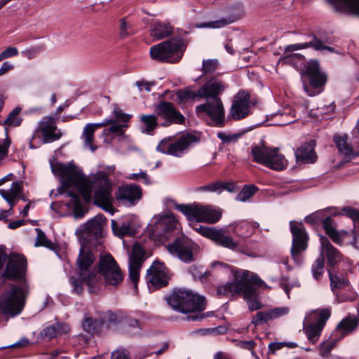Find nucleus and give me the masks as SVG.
<instances>
[{
    "mask_svg": "<svg viewBox=\"0 0 359 359\" xmlns=\"http://www.w3.org/2000/svg\"><path fill=\"white\" fill-rule=\"evenodd\" d=\"M142 195L141 187L131 184L119 187L116 193V198L118 201H121L135 205L141 199Z\"/></svg>",
    "mask_w": 359,
    "mask_h": 359,
    "instance_id": "nucleus-23",
    "label": "nucleus"
},
{
    "mask_svg": "<svg viewBox=\"0 0 359 359\" xmlns=\"http://www.w3.org/2000/svg\"><path fill=\"white\" fill-rule=\"evenodd\" d=\"M120 322V318L117 314L108 311L100 312L97 317L93 318L85 315L82 320L83 330L90 337L100 335L104 329H110L111 327L117 325Z\"/></svg>",
    "mask_w": 359,
    "mask_h": 359,
    "instance_id": "nucleus-10",
    "label": "nucleus"
},
{
    "mask_svg": "<svg viewBox=\"0 0 359 359\" xmlns=\"http://www.w3.org/2000/svg\"><path fill=\"white\" fill-rule=\"evenodd\" d=\"M327 212V209L317 210L313 213L305 217L304 221L306 223L311 225L312 226H316L319 224H323L324 222V218H326L328 215Z\"/></svg>",
    "mask_w": 359,
    "mask_h": 359,
    "instance_id": "nucleus-45",
    "label": "nucleus"
},
{
    "mask_svg": "<svg viewBox=\"0 0 359 359\" xmlns=\"http://www.w3.org/2000/svg\"><path fill=\"white\" fill-rule=\"evenodd\" d=\"M72 185L77 188L84 198L90 196L91 189L93 188L95 205L113 214L112 183L106 173L98 174L92 181L83 175L80 181Z\"/></svg>",
    "mask_w": 359,
    "mask_h": 359,
    "instance_id": "nucleus-2",
    "label": "nucleus"
},
{
    "mask_svg": "<svg viewBox=\"0 0 359 359\" xmlns=\"http://www.w3.org/2000/svg\"><path fill=\"white\" fill-rule=\"evenodd\" d=\"M102 276L104 287L116 289L123 282L124 275L118 266Z\"/></svg>",
    "mask_w": 359,
    "mask_h": 359,
    "instance_id": "nucleus-30",
    "label": "nucleus"
},
{
    "mask_svg": "<svg viewBox=\"0 0 359 359\" xmlns=\"http://www.w3.org/2000/svg\"><path fill=\"white\" fill-rule=\"evenodd\" d=\"M27 291L23 287L12 285L0 297V314L13 318L23 310Z\"/></svg>",
    "mask_w": 359,
    "mask_h": 359,
    "instance_id": "nucleus-6",
    "label": "nucleus"
},
{
    "mask_svg": "<svg viewBox=\"0 0 359 359\" xmlns=\"http://www.w3.org/2000/svg\"><path fill=\"white\" fill-rule=\"evenodd\" d=\"M222 217V212L209 206L202 205L200 222L215 224Z\"/></svg>",
    "mask_w": 359,
    "mask_h": 359,
    "instance_id": "nucleus-37",
    "label": "nucleus"
},
{
    "mask_svg": "<svg viewBox=\"0 0 359 359\" xmlns=\"http://www.w3.org/2000/svg\"><path fill=\"white\" fill-rule=\"evenodd\" d=\"M41 337L43 340L49 341L55 337H57L55 325H50L43 328L41 331Z\"/></svg>",
    "mask_w": 359,
    "mask_h": 359,
    "instance_id": "nucleus-55",
    "label": "nucleus"
},
{
    "mask_svg": "<svg viewBox=\"0 0 359 359\" xmlns=\"http://www.w3.org/2000/svg\"><path fill=\"white\" fill-rule=\"evenodd\" d=\"M37 128L42 133L47 132L51 129H57L55 126L54 119L51 116H45L39 122Z\"/></svg>",
    "mask_w": 359,
    "mask_h": 359,
    "instance_id": "nucleus-52",
    "label": "nucleus"
},
{
    "mask_svg": "<svg viewBox=\"0 0 359 359\" xmlns=\"http://www.w3.org/2000/svg\"><path fill=\"white\" fill-rule=\"evenodd\" d=\"M336 299L339 303L344 302H353L356 299V294L353 291H348L345 293L335 292Z\"/></svg>",
    "mask_w": 359,
    "mask_h": 359,
    "instance_id": "nucleus-60",
    "label": "nucleus"
},
{
    "mask_svg": "<svg viewBox=\"0 0 359 359\" xmlns=\"http://www.w3.org/2000/svg\"><path fill=\"white\" fill-rule=\"evenodd\" d=\"M154 109L157 117L163 120L160 123L162 127L166 128L172 124L184 125L185 123V116L171 102L161 100L154 104Z\"/></svg>",
    "mask_w": 359,
    "mask_h": 359,
    "instance_id": "nucleus-13",
    "label": "nucleus"
},
{
    "mask_svg": "<svg viewBox=\"0 0 359 359\" xmlns=\"http://www.w3.org/2000/svg\"><path fill=\"white\" fill-rule=\"evenodd\" d=\"M111 359H132L128 350L118 348L111 354Z\"/></svg>",
    "mask_w": 359,
    "mask_h": 359,
    "instance_id": "nucleus-64",
    "label": "nucleus"
},
{
    "mask_svg": "<svg viewBox=\"0 0 359 359\" xmlns=\"http://www.w3.org/2000/svg\"><path fill=\"white\" fill-rule=\"evenodd\" d=\"M250 95L243 90L239 91L232 102L230 114L234 120H241L250 114Z\"/></svg>",
    "mask_w": 359,
    "mask_h": 359,
    "instance_id": "nucleus-21",
    "label": "nucleus"
},
{
    "mask_svg": "<svg viewBox=\"0 0 359 359\" xmlns=\"http://www.w3.org/2000/svg\"><path fill=\"white\" fill-rule=\"evenodd\" d=\"M311 37L313 39V48L314 50H327L332 53L334 51V48L323 44V42L320 39H319L315 34H312Z\"/></svg>",
    "mask_w": 359,
    "mask_h": 359,
    "instance_id": "nucleus-59",
    "label": "nucleus"
},
{
    "mask_svg": "<svg viewBox=\"0 0 359 359\" xmlns=\"http://www.w3.org/2000/svg\"><path fill=\"white\" fill-rule=\"evenodd\" d=\"M235 21V19L232 18H222L219 20L208 22H202L198 23L195 25H190L189 28H221L225 27Z\"/></svg>",
    "mask_w": 359,
    "mask_h": 359,
    "instance_id": "nucleus-42",
    "label": "nucleus"
},
{
    "mask_svg": "<svg viewBox=\"0 0 359 359\" xmlns=\"http://www.w3.org/2000/svg\"><path fill=\"white\" fill-rule=\"evenodd\" d=\"M336 344H337L336 340H332L331 341H323L320 345V348H319L320 354L323 356L328 355L330 352L331 351V350L336 346Z\"/></svg>",
    "mask_w": 359,
    "mask_h": 359,
    "instance_id": "nucleus-63",
    "label": "nucleus"
},
{
    "mask_svg": "<svg viewBox=\"0 0 359 359\" xmlns=\"http://www.w3.org/2000/svg\"><path fill=\"white\" fill-rule=\"evenodd\" d=\"M251 154L253 161L270 169L280 171L287 167V161L279 153L278 148H269L264 144H254L251 148Z\"/></svg>",
    "mask_w": 359,
    "mask_h": 359,
    "instance_id": "nucleus-8",
    "label": "nucleus"
},
{
    "mask_svg": "<svg viewBox=\"0 0 359 359\" xmlns=\"http://www.w3.org/2000/svg\"><path fill=\"white\" fill-rule=\"evenodd\" d=\"M199 141V136L191 133H186L177 139L169 136L159 142L156 150L162 154L180 157L192 144Z\"/></svg>",
    "mask_w": 359,
    "mask_h": 359,
    "instance_id": "nucleus-9",
    "label": "nucleus"
},
{
    "mask_svg": "<svg viewBox=\"0 0 359 359\" xmlns=\"http://www.w3.org/2000/svg\"><path fill=\"white\" fill-rule=\"evenodd\" d=\"M316 144V140H311L297 148L294 152L297 161L304 163H315L318 157L315 151Z\"/></svg>",
    "mask_w": 359,
    "mask_h": 359,
    "instance_id": "nucleus-24",
    "label": "nucleus"
},
{
    "mask_svg": "<svg viewBox=\"0 0 359 359\" xmlns=\"http://www.w3.org/2000/svg\"><path fill=\"white\" fill-rule=\"evenodd\" d=\"M118 29L119 36L121 39H126L135 33L132 24L128 21L126 18L120 19Z\"/></svg>",
    "mask_w": 359,
    "mask_h": 359,
    "instance_id": "nucleus-48",
    "label": "nucleus"
},
{
    "mask_svg": "<svg viewBox=\"0 0 359 359\" xmlns=\"http://www.w3.org/2000/svg\"><path fill=\"white\" fill-rule=\"evenodd\" d=\"M325 233L337 245H342L343 238L339 231L337 230V223L331 215H327L324 218V222L322 224Z\"/></svg>",
    "mask_w": 359,
    "mask_h": 359,
    "instance_id": "nucleus-29",
    "label": "nucleus"
},
{
    "mask_svg": "<svg viewBox=\"0 0 359 359\" xmlns=\"http://www.w3.org/2000/svg\"><path fill=\"white\" fill-rule=\"evenodd\" d=\"M325 257L323 252H320L311 266V273L316 280H320L324 273Z\"/></svg>",
    "mask_w": 359,
    "mask_h": 359,
    "instance_id": "nucleus-44",
    "label": "nucleus"
},
{
    "mask_svg": "<svg viewBox=\"0 0 359 359\" xmlns=\"http://www.w3.org/2000/svg\"><path fill=\"white\" fill-rule=\"evenodd\" d=\"M198 223L199 222H197L196 224H195L194 229L197 232L201 233L202 236H205L209 238H212L215 229H214L212 228L203 226L199 224Z\"/></svg>",
    "mask_w": 359,
    "mask_h": 359,
    "instance_id": "nucleus-62",
    "label": "nucleus"
},
{
    "mask_svg": "<svg viewBox=\"0 0 359 359\" xmlns=\"http://www.w3.org/2000/svg\"><path fill=\"white\" fill-rule=\"evenodd\" d=\"M72 185L77 188L84 198L90 196L91 189L93 188L95 205L113 214L112 183L106 173L98 174L92 181L83 175L80 181Z\"/></svg>",
    "mask_w": 359,
    "mask_h": 359,
    "instance_id": "nucleus-1",
    "label": "nucleus"
},
{
    "mask_svg": "<svg viewBox=\"0 0 359 359\" xmlns=\"http://www.w3.org/2000/svg\"><path fill=\"white\" fill-rule=\"evenodd\" d=\"M69 282L72 286V292L77 294H81L83 292V287L82 283H84L81 278H76L74 276H71L69 279Z\"/></svg>",
    "mask_w": 359,
    "mask_h": 359,
    "instance_id": "nucleus-57",
    "label": "nucleus"
},
{
    "mask_svg": "<svg viewBox=\"0 0 359 359\" xmlns=\"http://www.w3.org/2000/svg\"><path fill=\"white\" fill-rule=\"evenodd\" d=\"M27 269L26 257L12 252L2 273V277L9 280H25Z\"/></svg>",
    "mask_w": 359,
    "mask_h": 359,
    "instance_id": "nucleus-15",
    "label": "nucleus"
},
{
    "mask_svg": "<svg viewBox=\"0 0 359 359\" xmlns=\"http://www.w3.org/2000/svg\"><path fill=\"white\" fill-rule=\"evenodd\" d=\"M115 259L109 253L104 255H100L98 264L97 265V272L99 275L103 276L107 272L118 267Z\"/></svg>",
    "mask_w": 359,
    "mask_h": 359,
    "instance_id": "nucleus-31",
    "label": "nucleus"
},
{
    "mask_svg": "<svg viewBox=\"0 0 359 359\" xmlns=\"http://www.w3.org/2000/svg\"><path fill=\"white\" fill-rule=\"evenodd\" d=\"M106 222V217L100 214L82 224L79 231L83 235V242L90 247H97L101 244L102 238V224Z\"/></svg>",
    "mask_w": 359,
    "mask_h": 359,
    "instance_id": "nucleus-14",
    "label": "nucleus"
},
{
    "mask_svg": "<svg viewBox=\"0 0 359 359\" xmlns=\"http://www.w3.org/2000/svg\"><path fill=\"white\" fill-rule=\"evenodd\" d=\"M90 245L83 242L76 262V274L84 280L90 293H97L100 289V280L98 274L90 269L95 262V255L90 249Z\"/></svg>",
    "mask_w": 359,
    "mask_h": 359,
    "instance_id": "nucleus-3",
    "label": "nucleus"
},
{
    "mask_svg": "<svg viewBox=\"0 0 359 359\" xmlns=\"http://www.w3.org/2000/svg\"><path fill=\"white\" fill-rule=\"evenodd\" d=\"M290 231L292 236L290 254L292 259L297 264H301V255L305 252L309 245V237L302 222L291 221Z\"/></svg>",
    "mask_w": 359,
    "mask_h": 359,
    "instance_id": "nucleus-12",
    "label": "nucleus"
},
{
    "mask_svg": "<svg viewBox=\"0 0 359 359\" xmlns=\"http://www.w3.org/2000/svg\"><path fill=\"white\" fill-rule=\"evenodd\" d=\"M219 67V62L216 59H209L203 61V66L201 71L203 74H213Z\"/></svg>",
    "mask_w": 359,
    "mask_h": 359,
    "instance_id": "nucleus-51",
    "label": "nucleus"
},
{
    "mask_svg": "<svg viewBox=\"0 0 359 359\" xmlns=\"http://www.w3.org/2000/svg\"><path fill=\"white\" fill-rule=\"evenodd\" d=\"M227 86L225 83L216 76H212L199 89L198 93L201 98L215 99L220 98Z\"/></svg>",
    "mask_w": 359,
    "mask_h": 359,
    "instance_id": "nucleus-22",
    "label": "nucleus"
},
{
    "mask_svg": "<svg viewBox=\"0 0 359 359\" xmlns=\"http://www.w3.org/2000/svg\"><path fill=\"white\" fill-rule=\"evenodd\" d=\"M323 327H320L316 323H311L308 325L304 323V332L306 334L307 339L315 344L319 339Z\"/></svg>",
    "mask_w": 359,
    "mask_h": 359,
    "instance_id": "nucleus-41",
    "label": "nucleus"
},
{
    "mask_svg": "<svg viewBox=\"0 0 359 359\" xmlns=\"http://www.w3.org/2000/svg\"><path fill=\"white\" fill-rule=\"evenodd\" d=\"M95 130L89 123L84 127L82 138L84 140L85 146L89 147L91 151H94L97 149V146L93 144Z\"/></svg>",
    "mask_w": 359,
    "mask_h": 359,
    "instance_id": "nucleus-47",
    "label": "nucleus"
},
{
    "mask_svg": "<svg viewBox=\"0 0 359 359\" xmlns=\"http://www.w3.org/2000/svg\"><path fill=\"white\" fill-rule=\"evenodd\" d=\"M56 130L57 129H51V130H48L47 132L43 133V140L44 144L55 142L61 137L62 133L60 132L56 133Z\"/></svg>",
    "mask_w": 359,
    "mask_h": 359,
    "instance_id": "nucleus-58",
    "label": "nucleus"
},
{
    "mask_svg": "<svg viewBox=\"0 0 359 359\" xmlns=\"http://www.w3.org/2000/svg\"><path fill=\"white\" fill-rule=\"evenodd\" d=\"M169 280L167 268L163 262L158 260H155L147 271L149 287H152L154 290L167 286Z\"/></svg>",
    "mask_w": 359,
    "mask_h": 359,
    "instance_id": "nucleus-19",
    "label": "nucleus"
},
{
    "mask_svg": "<svg viewBox=\"0 0 359 359\" xmlns=\"http://www.w3.org/2000/svg\"><path fill=\"white\" fill-rule=\"evenodd\" d=\"M258 191V187L254 184L245 185L241 191L238 194L236 200L239 201H246Z\"/></svg>",
    "mask_w": 359,
    "mask_h": 359,
    "instance_id": "nucleus-49",
    "label": "nucleus"
},
{
    "mask_svg": "<svg viewBox=\"0 0 359 359\" xmlns=\"http://www.w3.org/2000/svg\"><path fill=\"white\" fill-rule=\"evenodd\" d=\"M320 243L321 252L325 253L327 272L338 270V265L341 262L343 255L331 244L326 236L320 235Z\"/></svg>",
    "mask_w": 359,
    "mask_h": 359,
    "instance_id": "nucleus-20",
    "label": "nucleus"
},
{
    "mask_svg": "<svg viewBox=\"0 0 359 359\" xmlns=\"http://www.w3.org/2000/svg\"><path fill=\"white\" fill-rule=\"evenodd\" d=\"M333 141L338 151L346 157L351 158L353 154V147L348 143V135L346 134H336L333 137Z\"/></svg>",
    "mask_w": 359,
    "mask_h": 359,
    "instance_id": "nucleus-35",
    "label": "nucleus"
},
{
    "mask_svg": "<svg viewBox=\"0 0 359 359\" xmlns=\"http://www.w3.org/2000/svg\"><path fill=\"white\" fill-rule=\"evenodd\" d=\"M22 109L19 107H15L7 116V118L4 121H0V125L5 126L6 131V137L8 136V130L9 128H15L21 125L22 118L20 114Z\"/></svg>",
    "mask_w": 359,
    "mask_h": 359,
    "instance_id": "nucleus-34",
    "label": "nucleus"
},
{
    "mask_svg": "<svg viewBox=\"0 0 359 359\" xmlns=\"http://www.w3.org/2000/svg\"><path fill=\"white\" fill-rule=\"evenodd\" d=\"M145 254L146 252L142 245L138 242H135L129 257V266L141 269L145 259Z\"/></svg>",
    "mask_w": 359,
    "mask_h": 359,
    "instance_id": "nucleus-32",
    "label": "nucleus"
},
{
    "mask_svg": "<svg viewBox=\"0 0 359 359\" xmlns=\"http://www.w3.org/2000/svg\"><path fill=\"white\" fill-rule=\"evenodd\" d=\"M35 231L37 233V236H36V242L34 244V245L36 247L43 246L46 248H48L50 250L55 249L54 244L52 243V241L50 239L47 238L45 233L41 229L36 228Z\"/></svg>",
    "mask_w": 359,
    "mask_h": 359,
    "instance_id": "nucleus-50",
    "label": "nucleus"
},
{
    "mask_svg": "<svg viewBox=\"0 0 359 359\" xmlns=\"http://www.w3.org/2000/svg\"><path fill=\"white\" fill-rule=\"evenodd\" d=\"M197 245L192 241L185 237L177 238L172 243L168 245V250L172 255H176L178 258L185 263L192 262L194 251Z\"/></svg>",
    "mask_w": 359,
    "mask_h": 359,
    "instance_id": "nucleus-18",
    "label": "nucleus"
},
{
    "mask_svg": "<svg viewBox=\"0 0 359 359\" xmlns=\"http://www.w3.org/2000/svg\"><path fill=\"white\" fill-rule=\"evenodd\" d=\"M43 134L38 128H36L32 134V138L29 142L30 149H36L43 143Z\"/></svg>",
    "mask_w": 359,
    "mask_h": 359,
    "instance_id": "nucleus-53",
    "label": "nucleus"
},
{
    "mask_svg": "<svg viewBox=\"0 0 359 359\" xmlns=\"http://www.w3.org/2000/svg\"><path fill=\"white\" fill-rule=\"evenodd\" d=\"M157 115L154 114H142L140 116V121L142 123L141 131L147 134H151L158 126Z\"/></svg>",
    "mask_w": 359,
    "mask_h": 359,
    "instance_id": "nucleus-36",
    "label": "nucleus"
},
{
    "mask_svg": "<svg viewBox=\"0 0 359 359\" xmlns=\"http://www.w3.org/2000/svg\"><path fill=\"white\" fill-rule=\"evenodd\" d=\"M165 299L174 310L187 316L196 311H203L206 308L204 297L182 289L175 290Z\"/></svg>",
    "mask_w": 359,
    "mask_h": 359,
    "instance_id": "nucleus-4",
    "label": "nucleus"
},
{
    "mask_svg": "<svg viewBox=\"0 0 359 359\" xmlns=\"http://www.w3.org/2000/svg\"><path fill=\"white\" fill-rule=\"evenodd\" d=\"M182 39L172 38L150 48L151 58L159 62L177 63L184 54Z\"/></svg>",
    "mask_w": 359,
    "mask_h": 359,
    "instance_id": "nucleus-5",
    "label": "nucleus"
},
{
    "mask_svg": "<svg viewBox=\"0 0 359 359\" xmlns=\"http://www.w3.org/2000/svg\"><path fill=\"white\" fill-rule=\"evenodd\" d=\"M304 89L309 96H315L324 90L327 82V74L320 68L317 60H311L304 65L302 72Z\"/></svg>",
    "mask_w": 359,
    "mask_h": 359,
    "instance_id": "nucleus-7",
    "label": "nucleus"
},
{
    "mask_svg": "<svg viewBox=\"0 0 359 359\" xmlns=\"http://www.w3.org/2000/svg\"><path fill=\"white\" fill-rule=\"evenodd\" d=\"M173 27L168 22L155 21L151 25L150 35L155 40H162L170 36Z\"/></svg>",
    "mask_w": 359,
    "mask_h": 359,
    "instance_id": "nucleus-27",
    "label": "nucleus"
},
{
    "mask_svg": "<svg viewBox=\"0 0 359 359\" xmlns=\"http://www.w3.org/2000/svg\"><path fill=\"white\" fill-rule=\"evenodd\" d=\"M50 168L54 175L65 178L62 182L61 189H68L84 175L73 162L66 164L57 161L50 162Z\"/></svg>",
    "mask_w": 359,
    "mask_h": 359,
    "instance_id": "nucleus-16",
    "label": "nucleus"
},
{
    "mask_svg": "<svg viewBox=\"0 0 359 359\" xmlns=\"http://www.w3.org/2000/svg\"><path fill=\"white\" fill-rule=\"evenodd\" d=\"M176 96L179 104H185L189 101H192L196 97L201 98V95L198 93V90L194 91L190 88H184L181 90H178L176 92Z\"/></svg>",
    "mask_w": 359,
    "mask_h": 359,
    "instance_id": "nucleus-43",
    "label": "nucleus"
},
{
    "mask_svg": "<svg viewBox=\"0 0 359 359\" xmlns=\"http://www.w3.org/2000/svg\"><path fill=\"white\" fill-rule=\"evenodd\" d=\"M10 144L11 139L8 136L5 139L0 140V161L8 156Z\"/></svg>",
    "mask_w": 359,
    "mask_h": 359,
    "instance_id": "nucleus-61",
    "label": "nucleus"
},
{
    "mask_svg": "<svg viewBox=\"0 0 359 359\" xmlns=\"http://www.w3.org/2000/svg\"><path fill=\"white\" fill-rule=\"evenodd\" d=\"M305 60V57L299 53H290L280 57V61L283 64L289 65L294 67H298L303 65Z\"/></svg>",
    "mask_w": 359,
    "mask_h": 359,
    "instance_id": "nucleus-46",
    "label": "nucleus"
},
{
    "mask_svg": "<svg viewBox=\"0 0 359 359\" xmlns=\"http://www.w3.org/2000/svg\"><path fill=\"white\" fill-rule=\"evenodd\" d=\"M196 113L205 114L217 127H223L225 125L224 108L221 98L206 99L203 104L196 107Z\"/></svg>",
    "mask_w": 359,
    "mask_h": 359,
    "instance_id": "nucleus-17",
    "label": "nucleus"
},
{
    "mask_svg": "<svg viewBox=\"0 0 359 359\" xmlns=\"http://www.w3.org/2000/svg\"><path fill=\"white\" fill-rule=\"evenodd\" d=\"M259 226V224L256 222L241 221L235 224L234 233L240 237H250Z\"/></svg>",
    "mask_w": 359,
    "mask_h": 359,
    "instance_id": "nucleus-33",
    "label": "nucleus"
},
{
    "mask_svg": "<svg viewBox=\"0 0 359 359\" xmlns=\"http://www.w3.org/2000/svg\"><path fill=\"white\" fill-rule=\"evenodd\" d=\"M358 325V319L355 316H348L344 318L337 325V329L343 336L353 332Z\"/></svg>",
    "mask_w": 359,
    "mask_h": 359,
    "instance_id": "nucleus-40",
    "label": "nucleus"
},
{
    "mask_svg": "<svg viewBox=\"0 0 359 359\" xmlns=\"http://www.w3.org/2000/svg\"><path fill=\"white\" fill-rule=\"evenodd\" d=\"M327 273L330 281V288L334 294L337 292V289H342L348 285L349 280L342 275L339 276L337 274L338 270L329 271Z\"/></svg>",
    "mask_w": 359,
    "mask_h": 359,
    "instance_id": "nucleus-38",
    "label": "nucleus"
},
{
    "mask_svg": "<svg viewBox=\"0 0 359 359\" xmlns=\"http://www.w3.org/2000/svg\"><path fill=\"white\" fill-rule=\"evenodd\" d=\"M214 315V311H208L206 313H203V311H196V313L187 316L186 319L189 321H201L205 318L212 317Z\"/></svg>",
    "mask_w": 359,
    "mask_h": 359,
    "instance_id": "nucleus-56",
    "label": "nucleus"
},
{
    "mask_svg": "<svg viewBox=\"0 0 359 359\" xmlns=\"http://www.w3.org/2000/svg\"><path fill=\"white\" fill-rule=\"evenodd\" d=\"M175 208L184 215L189 221L200 222L202 205L194 204H177Z\"/></svg>",
    "mask_w": 359,
    "mask_h": 359,
    "instance_id": "nucleus-28",
    "label": "nucleus"
},
{
    "mask_svg": "<svg viewBox=\"0 0 359 359\" xmlns=\"http://www.w3.org/2000/svg\"><path fill=\"white\" fill-rule=\"evenodd\" d=\"M339 13L359 18V0H326Z\"/></svg>",
    "mask_w": 359,
    "mask_h": 359,
    "instance_id": "nucleus-25",
    "label": "nucleus"
},
{
    "mask_svg": "<svg viewBox=\"0 0 359 359\" xmlns=\"http://www.w3.org/2000/svg\"><path fill=\"white\" fill-rule=\"evenodd\" d=\"M133 219L130 217H124L120 222L111 220V229L114 235L123 238L126 236L135 234V231L132 229Z\"/></svg>",
    "mask_w": 359,
    "mask_h": 359,
    "instance_id": "nucleus-26",
    "label": "nucleus"
},
{
    "mask_svg": "<svg viewBox=\"0 0 359 359\" xmlns=\"http://www.w3.org/2000/svg\"><path fill=\"white\" fill-rule=\"evenodd\" d=\"M330 315L331 311L330 309H323L318 313L316 322L315 323H317L320 327H324L327 320L330 317Z\"/></svg>",
    "mask_w": 359,
    "mask_h": 359,
    "instance_id": "nucleus-54",
    "label": "nucleus"
},
{
    "mask_svg": "<svg viewBox=\"0 0 359 359\" xmlns=\"http://www.w3.org/2000/svg\"><path fill=\"white\" fill-rule=\"evenodd\" d=\"M246 276L247 272H237L234 281L217 287V294L224 296L241 294L245 301L255 297L256 290L254 286L248 283Z\"/></svg>",
    "mask_w": 359,
    "mask_h": 359,
    "instance_id": "nucleus-11",
    "label": "nucleus"
},
{
    "mask_svg": "<svg viewBox=\"0 0 359 359\" xmlns=\"http://www.w3.org/2000/svg\"><path fill=\"white\" fill-rule=\"evenodd\" d=\"M211 239H212L219 245L231 250H235L238 246V243L233 241L231 236L224 235L220 231L216 229L215 230Z\"/></svg>",
    "mask_w": 359,
    "mask_h": 359,
    "instance_id": "nucleus-39",
    "label": "nucleus"
}]
</instances>
